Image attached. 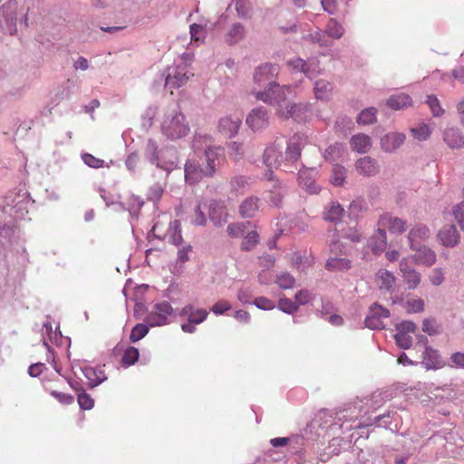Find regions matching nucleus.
I'll return each instance as SVG.
<instances>
[{
	"instance_id": "obj_1",
	"label": "nucleus",
	"mask_w": 464,
	"mask_h": 464,
	"mask_svg": "<svg viewBox=\"0 0 464 464\" xmlns=\"http://www.w3.org/2000/svg\"><path fill=\"white\" fill-rule=\"evenodd\" d=\"M257 100L276 106V114L282 119H294L301 121L307 111V106L302 103L292 102L294 92L291 86H279L271 83L267 90L255 93Z\"/></svg>"
},
{
	"instance_id": "obj_2",
	"label": "nucleus",
	"mask_w": 464,
	"mask_h": 464,
	"mask_svg": "<svg viewBox=\"0 0 464 464\" xmlns=\"http://www.w3.org/2000/svg\"><path fill=\"white\" fill-rule=\"evenodd\" d=\"M160 129L162 134L172 140L187 136L189 131L185 115L176 109L165 112Z\"/></svg>"
},
{
	"instance_id": "obj_3",
	"label": "nucleus",
	"mask_w": 464,
	"mask_h": 464,
	"mask_svg": "<svg viewBox=\"0 0 464 464\" xmlns=\"http://www.w3.org/2000/svg\"><path fill=\"white\" fill-rule=\"evenodd\" d=\"M304 145V139L300 135H294L290 138L286 150L281 152L282 169L285 172H292L296 169V163L301 157V150Z\"/></svg>"
},
{
	"instance_id": "obj_4",
	"label": "nucleus",
	"mask_w": 464,
	"mask_h": 464,
	"mask_svg": "<svg viewBox=\"0 0 464 464\" xmlns=\"http://www.w3.org/2000/svg\"><path fill=\"white\" fill-rule=\"evenodd\" d=\"M224 150L219 146H208L204 150L202 167L208 178L213 177L225 161Z\"/></svg>"
},
{
	"instance_id": "obj_5",
	"label": "nucleus",
	"mask_w": 464,
	"mask_h": 464,
	"mask_svg": "<svg viewBox=\"0 0 464 464\" xmlns=\"http://www.w3.org/2000/svg\"><path fill=\"white\" fill-rule=\"evenodd\" d=\"M173 313L169 303L163 301L153 305L145 322L150 326H161L168 323V317Z\"/></svg>"
},
{
	"instance_id": "obj_6",
	"label": "nucleus",
	"mask_w": 464,
	"mask_h": 464,
	"mask_svg": "<svg viewBox=\"0 0 464 464\" xmlns=\"http://www.w3.org/2000/svg\"><path fill=\"white\" fill-rule=\"evenodd\" d=\"M17 10L18 3L16 0H8L1 7L3 22L11 35L17 32Z\"/></svg>"
},
{
	"instance_id": "obj_7",
	"label": "nucleus",
	"mask_w": 464,
	"mask_h": 464,
	"mask_svg": "<svg viewBox=\"0 0 464 464\" xmlns=\"http://www.w3.org/2000/svg\"><path fill=\"white\" fill-rule=\"evenodd\" d=\"M400 272L409 289L413 290L418 287L421 281V275L412 267L410 256L403 257L400 261Z\"/></svg>"
},
{
	"instance_id": "obj_8",
	"label": "nucleus",
	"mask_w": 464,
	"mask_h": 464,
	"mask_svg": "<svg viewBox=\"0 0 464 464\" xmlns=\"http://www.w3.org/2000/svg\"><path fill=\"white\" fill-rule=\"evenodd\" d=\"M414 255L411 256V263L416 265L432 266L437 261L436 252L426 245L410 247Z\"/></svg>"
},
{
	"instance_id": "obj_9",
	"label": "nucleus",
	"mask_w": 464,
	"mask_h": 464,
	"mask_svg": "<svg viewBox=\"0 0 464 464\" xmlns=\"http://www.w3.org/2000/svg\"><path fill=\"white\" fill-rule=\"evenodd\" d=\"M229 214L223 200L212 199L208 204V218L214 226L220 227L227 223Z\"/></svg>"
},
{
	"instance_id": "obj_10",
	"label": "nucleus",
	"mask_w": 464,
	"mask_h": 464,
	"mask_svg": "<svg viewBox=\"0 0 464 464\" xmlns=\"http://www.w3.org/2000/svg\"><path fill=\"white\" fill-rule=\"evenodd\" d=\"M242 115L235 113L220 118L218 125V131L227 138L235 136L241 125Z\"/></svg>"
},
{
	"instance_id": "obj_11",
	"label": "nucleus",
	"mask_w": 464,
	"mask_h": 464,
	"mask_svg": "<svg viewBox=\"0 0 464 464\" xmlns=\"http://www.w3.org/2000/svg\"><path fill=\"white\" fill-rule=\"evenodd\" d=\"M246 122L254 131L266 128L269 124V115L267 110L263 107L253 109L247 115Z\"/></svg>"
},
{
	"instance_id": "obj_12",
	"label": "nucleus",
	"mask_w": 464,
	"mask_h": 464,
	"mask_svg": "<svg viewBox=\"0 0 464 464\" xmlns=\"http://www.w3.org/2000/svg\"><path fill=\"white\" fill-rule=\"evenodd\" d=\"M417 346L424 349L422 355V363L427 369H435L440 365V354L438 351L428 345V339L420 336L416 343Z\"/></svg>"
},
{
	"instance_id": "obj_13",
	"label": "nucleus",
	"mask_w": 464,
	"mask_h": 464,
	"mask_svg": "<svg viewBox=\"0 0 464 464\" xmlns=\"http://www.w3.org/2000/svg\"><path fill=\"white\" fill-rule=\"evenodd\" d=\"M189 75L186 66H178L176 68H168V73L165 79V87L169 89H177L182 86L188 80Z\"/></svg>"
},
{
	"instance_id": "obj_14",
	"label": "nucleus",
	"mask_w": 464,
	"mask_h": 464,
	"mask_svg": "<svg viewBox=\"0 0 464 464\" xmlns=\"http://www.w3.org/2000/svg\"><path fill=\"white\" fill-rule=\"evenodd\" d=\"M379 227L387 228L392 234H402L407 228L405 220L393 217L389 213L381 216L378 221Z\"/></svg>"
},
{
	"instance_id": "obj_15",
	"label": "nucleus",
	"mask_w": 464,
	"mask_h": 464,
	"mask_svg": "<svg viewBox=\"0 0 464 464\" xmlns=\"http://www.w3.org/2000/svg\"><path fill=\"white\" fill-rule=\"evenodd\" d=\"M279 68L276 64L273 63H264L256 69L254 74L255 82L259 85L265 84L268 82V87L272 83L270 81L278 74Z\"/></svg>"
},
{
	"instance_id": "obj_16",
	"label": "nucleus",
	"mask_w": 464,
	"mask_h": 464,
	"mask_svg": "<svg viewBox=\"0 0 464 464\" xmlns=\"http://www.w3.org/2000/svg\"><path fill=\"white\" fill-rule=\"evenodd\" d=\"M440 244L446 247H454L459 242V235L454 225H445L437 235Z\"/></svg>"
},
{
	"instance_id": "obj_17",
	"label": "nucleus",
	"mask_w": 464,
	"mask_h": 464,
	"mask_svg": "<svg viewBox=\"0 0 464 464\" xmlns=\"http://www.w3.org/2000/svg\"><path fill=\"white\" fill-rule=\"evenodd\" d=\"M287 65L295 71L304 72L307 77L313 78L319 73L317 62H305L301 58L289 60Z\"/></svg>"
},
{
	"instance_id": "obj_18",
	"label": "nucleus",
	"mask_w": 464,
	"mask_h": 464,
	"mask_svg": "<svg viewBox=\"0 0 464 464\" xmlns=\"http://www.w3.org/2000/svg\"><path fill=\"white\" fill-rule=\"evenodd\" d=\"M430 237L429 227L422 224H418L411 228L408 234V241L410 247L418 246L426 242Z\"/></svg>"
},
{
	"instance_id": "obj_19",
	"label": "nucleus",
	"mask_w": 464,
	"mask_h": 464,
	"mask_svg": "<svg viewBox=\"0 0 464 464\" xmlns=\"http://www.w3.org/2000/svg\"><path fill=\"white\" fill-rule=\"evenodd\" d=\"M261 199L255 196L247 197L239 205V214L243 218H254L260 210Z\"/></svg>"
},
{
	"instance_id": "obj_20",
	"label": "nucleus",
	"mask_w": 464,
	"mask_h": 464,
	"mask_svg": "<svg viewBox=\"0 0 464 464\" xmlns=\"http://www.w3.org/2000/svg\"><path fill=\"white\" fill-rule=\"evenodd\" d=\"M354 167L360 175L365 177L375 176L379 172V166L376 160L367 156L358 159Z\"/></svg>"
},
{
	"instance_id": "obj_21",
	"label": "nucleus",
	"mask_w": 464,
	"mask_h": 464,
	"mask_svg": "<svg viewBox=\"0 0 464 464\" xmlns=\"http://www.w3.org/2000/svg\"><path fill=\"white\" fill-rule=\"evenodd\" d=\"M314 169H301L298 173V181L300 186L311 194H316L320 191V188L314 182Z\"/></svg>"
},
{
	"instance_id": "obj_22",
	"label": "nucleus",
	"mask_w": 464,
	"mask_h": 464,
	"mask_svg": "<svg viewBox=\"0 0 464 464\" xmlns=\"http://www.w3.org/2000/svg\"><path fill=\"white\" fill-rule=\"evenodd\" d=\"M263 160L268 168L282 169L280 146L276 142L268 146L264 151Z\"/></svg>"
},
{
	"instance_id": "obj_23",
	"label": "nucleus",
	"mask_w": 464,
	"mask_h": 464,
	"mask_svg": "<svg viewBox=\"0 0 464 464\" xmlns=\"http://www.w3.org/2000/svg\"><path fill=\"white\" fill-rule=\"evenodd\" d=\"M204 177H207L202 166L194 161H188L185 165V179L191 185L199 182Z\"/></svg>"
},
{
	"instance_id": "obj_24",
	"label": "nucleus",
	"mask_w": 464,
	"mask_h": 464,
	"mask_svg": "<svg viewBox=\"0 0 464 464\" xmlns=\"http://www.w3.org/2000/svg\"><path fill=\"white\" fill-rule=\"evenodd\" d=\"M180 315L186 316L189 323L200 324L206 320L208 312L203 308H195L192 304L184 306Z\"/></svg>"
},
{
	"instance_id": "obj_25",
	"label": "nucleus",
	"mask_w": 464,
	"mask_h": 464,
	"mask_svg": "<svg viewBox=\"0 0 464 464\" xmlns=\"http://www.w3.org/2000/svg\"><path fill=\"white\" fill-rule=\"evenodd\" d=\"M404 140L405 136L402 133L392 132L381 140V146L383 150L392 152L401 147Z\"/></svg>"
},
{
	"instance_id": "obj_26",
	"label": "nucleus",
	"mask_w": 464,
	"mask_h": 464,
	"mask_svg": "<svg viewBox=\"0 0 464 464\" xmlns=\"http://www.w3.org/2000/svg\"><path fill=\"white\" fill-rule=\"evenodd\" d=\"M394 275L387 269H379L375 275L374 282L380 289L391 291L395 284Z\"/></svg>"
},
{
	"instance_id": "obj_27",
	"label": "nucleus",
	"mask_w": 464,
	"mask_h": 464,
	"mask_svg": "<svg viewBox=\"0 0 464 464\" xmlns=\"http://www.w3.org/2000/svg\"><path fill=\"white\" fill-rule=\"evenodd\" d=\"M350 146L353 151L365 153L372 147V140L368 135L363 133L355 134L350 139Z\"/></svg>"
},
{
	"instance_id": "obj_28",
	"label": "nucleus",
	"mask_w": 464,
	"mask_h": 464,
	"mask_svg": "<svg viewBox=\"0 0 464 464\" xmlns=\"http://www.w3.org/2000/svg\"><path fill=\"white\" fill-rule=\"evenodd\" d=\"M444 140L451 149H460L464 147V138L459 130L454 128H450L445 130Z\"/></svg>"
},
{
	"instance_id": "obj_29",
	"label": "nucleus",
	"mask_w": 464,
	"mask_h": 464,
	"mask_svg": "<svg viewBox=\"0 0 464 464\" xmlns=\"http://www.w3.org/2000/svg\"><path fill=\"white\" fill-rule=\"evenodd\" d=\"M325 268L331 272L348 270L351 268V261L346 257L331 256L326 261Z\"/></svg>"
},
{
	"instance_id": "obj_30",
	"label": "nucleus",
	"mask_w": 464,
	"mask_h": 464,
	"mask_svg": "<svg viewBox=\"0 0 464 464\" xmlns=\"http://www.w3.org/2000/svg\"><path fill=\"white\" fill-rule=\"evenodd\" d=\"M344 214L343 208L338 202H332L324 210V218L330 222H338Z\"/></svg>"
},
{
	"instance_id": "obj_31",
	"label": "nucleus",
	"mask_w": 464,
	"mask_h": 464,
	"mask_svg": "<svg viewBox=\"0 0 464 464\" xmlns=\"http://www.w3.org/2000/svg\"><path fill=\"white\" fill-rule=\"evenodd\" d=\"M411 98L405 93H399L391 96L387 101V105L393 110H401L411 106Z\"/></svg>"
},
{
	"instance_id": "obj_32",
	"label": "nucleus",
	"mask_w": 464,
	"mask_h": 464,
	"mask_svg": "<svg viewBox=\"0 0 464 464\" xmlns=\"http://www.w3.org/2000/svg\"><path fill=\"white\" fill-rule=\"evenodd\" d=\"M245 27L241 24H233L225 35V41L228 44H237L245 37Z\"/></svg>"
},
{
	"instance_id": "obj_33",
	"label": "nucleus",
	"mask_w": 464,
	"mask_h": 464,
	"mask_svg": "<svg viewBox=\"0 0 464 464\" xmlns=\"http://www.w3.org/2000/svg\"><path fill=\"white\" fill-rule=\"evenodd\" d=\"M372 249L374 254L382 253L387 245V236L383 228L379 227L372 238Z\"/></svg>"
},
{
	"instance_id": "obj_34",
	"label": "nucleus",
	"mask_w": 464,
	"mask_h": 464,
	"mask_svg": "<svg viewBox=\"0 0 464 464\" xmlns=\"http://www.w3.org/2000/svg\"><path fill=\"white\" fill-rule=\"evenodd\" d=\"M325 32L329 38L339 39L343 34V27L335 19L331 18L326 24Z\"/></svg>"
},
{
	"instance_id": "obj_35",
	"label": "nucleus",
	"mask_w": 464,
	"mask_h": 464,
	"mask_svg": "<svg viewBox=\"0 0 464 464\" xmlns=\"http://www.w3.org/2000/svg\"><path fill=\"white\" fill-rule=\"evenodd\" d=\"M249 225L248 222L231 223L227 226V232L230 237H240L246 233Z\"/></svg>"
},
{
	"instance_id": "obj_36",
	"label": "nucleus",
	"mask_w": 464,
	"mask_h": 464,
	"mask_svg": "<svg viewBox=\"0 0 464 464\" xmlns=\"http://www.w3.org/2000/svg\"><path fill=\"white\" fill-rule=\"evenodd\" d=\"M346 178V169L339 164H335L333 167L331 175V183L334 186H342Z\"/></svg>"
},
{
	"instance_id": "obj_37",
	"label": "nucleus",
	"mask_w": 464,
	"mask_h": 464,
	"mask_svg": "<svg viewBox=\"0 0 464 464\" xmlns=\"http://www.w3.org/2000/svg\"><path fill=\"white\" fill-rule=\"evenodd\" d=\"M309 41L314 44H317L320 46H330L332 45V41L329 39L325 30H317L314 33H310L307 35Z\"/></svg>"
},
{
	"instance_id": "obj_38",
	"label": "nucleus",
	"mask_w": 464,
	"mask_h": 464,
	"mask_svg": "<svg viewBox=\"0 0 464 464\" xmlns=\"http://www.w3.org/2000/svg\"><path fill=\"white\" fill-rule=\"evenodd\" d=\"M333 85L325 80H318L314 84V95L317 99H324L332 92Z\"/></svg>"
},
{
	"instance_id": "obj_39",
	"label": "nucleus",
	"mask_w": 464,
	"mask_h": 464,
	"mask_svg": "<svg viewBox=\"0 0 464 464\" xmlns=\"http://www.w3.org/2000/svg\"><path fill=\"white\" fill-rule=\"evenodd\" d=\"M139 356V350L133 346H130L125 350L121 359V364L124 367L133 365L138 361Z\"/></svg>"
},
{
	"instance_id": "obj_40",
	"label": "nucleus",
	"mask_w": 464,
	"mask_h": 464,
	"mask_svg": "<svg viewBox=\"0 0 464 464\" xmlns=\"http://www.w3.org/2000/svg\"><path fill=\"white\" fill-rule=\"evenodd\" d=\"M376 109L372 107L363 110L357 118V121L359 124H372L376 121Z\"/></svg>"
},
{
	"instance_id": "obj_41",
	"label": "nucleus",
	"mask_w": 464,
	"mask_h": 464,
	"mask_svg": "<svg viewBox=\"0 0 464 464\" xmlns=\"http://www.w3.org/2000/svg\"><path fill=\"white\" fill-rule=\"evenodd\" d=\"M243 237L244 239L242 241L241 248L246 251L253 249L257 244L259 238V236L256 231L246 230V233Z\"/></svg>"
},
{
	"instance_id": "obj_42",
	"label": "nucleus",
	"mask_w": 464,
	"mask_h": 464,
	"mask_svg": "<svg viewBox=\"0 0 464 464\" xmlns=\"http://www.w3.org/2000/svg\"><path fill=\"white\" fill-rule=\"evenodd\" d=\"M343 151V148L341 144L335 143L329 146L324 151V159L328 161H335L341 158Z\"/></svg>"
},
{
	"instance_id": "obj_43",
	"label": "nucleus",
	"mask_w": 464,
	"mask_h": 464,
	"mask_svg": "<svg viewBox=\"0 0 464 464\" xmlns=\"http://www.w3.org/2000/svg\"><path fill=\"white\" fill-rule=\"evenodd\" d=\"M276 283L282 289L293 288L295 283V279L289 273H281L276 276Z\"/></svg>"
},
{
	"instance_id": "obj_44",
	"label": "nucleus",
	"mask_w": 464,
	"mask_h": 464,
	"mask_svg": "<svg viewBox=\"0 0 464 464\" xmlns=\"http://www.w3.org/2000/svg\"><path fill=\"white\" fill-rule=\"evenodd\" d=\"M144 154H145L146 159L151 163H155L158 160V159H159L158 145L155 140H148L146 147H145Z\"/></svg>"
},
{
	"instance_id": "obj_45",
	"label": "nucleus",
	"mask_w": 464,
	"mask_h": 464,
	"mask_svg": "<svg viewBox=\"0 0 464 464\" xmlns=\"http://www.w3.org/2000/svg\"><path fill=\"white\" fill-rule=\"evenodd\" d=\"M426 103L429 105L430 111L434 117H440L444 113V110L441 107L440 101L434 95H428Z\"/></svg>"
},
{
	"instance_id": "obj_46",
	"label": "nucleus",
	"mask_w": 464,
	"mask_h": 464,
	"mask_svg": "<svg viewBox=\"0 0 464 464\" xmlns=\"http://www.w3.org/2000/svg\"><path fill=\"white\" fill-rule=\"evenodd\" d=\"M149 332V328L144 324H136L130 334V339L131 342L135 343L142 339Z\"/></svg>"
},
{
	"instance_id": "obj_47",
	"label": "nucleus",
	"mask_w": 464,
	"mask_h": 464,
	"mask_svg": "<svg viewBox=\"0 0 464 464\" xmlns=\"http://www.w3.org/2000/svg\"><path fill=\"white\" fill-rule=\"evenodd\" d=\"M411 131L414 138L418 139L419 140H427L431 133L429 125L426 123L420 124L418 127L411 129Z\"/></svg>"
},
{
	"instance_id": "obj_48",
	"label": "nucleus",
	"mask_w": 464,
	"mask_h": 464,
	"mask_svg": "<svg viewBox=\"0 0 464 464\" xmlns=\"http://www.w3.org/2000/svg\"><path fill=\"white\" fill-rule=\"evenodd\" d=\"M405 308L408 313H420L424 309V302L420 298H411L406 301Z\"/></svg>"
},
{
	"instance_id": "obj_49",
	"label": "nucleus",
	"mask_w": 464,
	"mask_h": 464,
	"mask_svg": "<svg viewBox=\"0 0 464 464\" xmlns=\"http://www.w3.org/2000/svg\"><path fill=\"white\" fill-rule=\"evenodd\" d=\"M428 278L432 285L439 286L445 280V275L443 269L440 267H436L432 269L428 276Z\"/></svg>"
},
{
	"instance_id": "obj_50",
	"label": "nucleus",
	"mask_w": 464,
	"mask_h": 464,
	"mask_svg": "<svg viewBox=\"0 0 464 464\" xmlns=\"http://www.w3.org/2000/svg\"><path fill=\"white\" fill-rule=\"evenodd\" d=\"M278 308L286 314H293L297 311L298 307L295 301L288 298H280L278 302Z\"/></svg>"
},
{
	"instance_id": "obj_51",
	"label": "nucleus",
	"mask_w": 464,
	"mask_h": 464,
	"mask_svg": "<svg viewBox=\"0 0 464 464\" xmlns=\"http://www.w3.org/2000/svg\"><path fill=\"white\" fill-rule=\"evenodd\" d=\"M394 339L398 346L402 349H409L412 343L411 335L404 332H397V334L394 335Z\"/></svg>"
},
{
	"instance_id": "obj_52",
	"label": "nucleus",
	"mask_w": 464,
	"mask_h": 464,
	"mask_svg": "<svg viewBox=\"0 0 464 464\" xmlns=\"http://www.w3.org/2000/svg\"><path fill=\"white\" fill-rule=\"evenodd\" d=\"M295 302L297 304V307H299V305H304V304L310 303L313 299V295L310 291H308L306 289H303V290L298 291L295 294Z\"/></svg>"
},
{
	"instance_id": "obj_53",
	"label": "nucleus",
	"mask_w": 464,
	"mask_h": 464,
	"mask_svg": "<svg viewBox=\"0 0 464 464\" xmlns=\"http://www.w3.org/2000/svg\"><path fill=\"white\" fill-rule=\"evenodd\" d=\"M230 185L233 190L241 192L248 185V180L244 176H236L231 179Z\"/></svg>"
},
{
	"instance_id": "obj_54",
	"label": "nucleus",
	"mask_w": 464,
	"mask_h": 464,
	"mask_svg": "<svg viewBox=\"0 0 464 464\" xmlns=\"http://www.w3.org/2000/svg\"><path fill=\"white\" fill-rule=\"evenodd\" d=\"M192 223L196 226H205L207 218L201 208V205L198 204L194 208V214L191 218Z\"/></svg>"
},
{
	"instance_id": "obj_55",
	"label": "nucleus",
	"mask_w": 464,
	"mask_h": 464,
	"mask_svg": "<svg viewBox=\"0 0 464 464\" xmlns=\"http://www.w3.org/2000/svg\"><path fill=\"white\" fill-rule=\"evenodd\" d=\"M78 403L81 409L82 410H91L94 405V401L92 398L86 392H81L78 395Z\"/></svg>"
},
{
	"instance_id": "obj_56",
	"label": "nucleus",
	"mask_w": 464,
	"mask_h": 464,
	"mask_svg": "<svg viewBox=\"0 0 464 464\" xmlns=\"http://www.w3.org/2000/svg\"><path fill=\"white\" fill-rule=\"evenodd\" d=\"M83 162L91 168L99 169L103 167L104 160L94 157L92 154L86 153L82 155Z\"/></svg>"
},
{
	"instance_id": "obj_57",
	"label": "nucleus",
	"mask_w": 464,
	"mask_h": 464,
	"mask_svg": "<svg viewBox=\"0 0 464 464\" xmlns=\"http://www.w3.org/2000/svg\"><path fill=\"white\" fill-rule=\"evenodd\" d=\"M50 394L54 397L59 402L69 405L74 401L72 395L62 392L51 391Z\"/></svg>"
},
{
	"instance_id": "obj_58",
	"label": "nucleus",
	"mask_w": 464,
	"mask_h": 464,
	"mask_svg": "<svg viewBox=\"0 0 464 464\" xmlns=\"http://www.w3.org/2000/svg\"><path fill=\"white\" fill-rule=\"evenodd\" d=\"M254 304L263 310H272L276 307L275 303L265 296L256 297L254 301Z\"/></svg>"
},
{
	"instance_id": "obj_59",
	"label": "nucleus",
	"mask_w": 464,
	"mask_h": 464,
	"mask_svg": "<svg viewBox=\"0 0 464 464\" xmlns=\"http://www.w3.org/2000/svg\"><path fill=\"white\" fill-rule=\"evenodd\" d=\"M231 307H232V305L230 304V303L228 301L219 300L213 304V306L211 307V311L215 314H222L225 312L230 310Z\"/></svg>"
},
{
	"instance_id": "obj_60",
	"label": "nucleus",
	"mask_w": 464,
	"mask_h": 464,
	"mask_svg": "<svg viewBox=\"0 0 464 464\" xmlns=\"http://www.w3.org/2000/svg\"><path fill=\"white\" fill-rule=\"evenodd\" d=\"M189 33L191 40L194 42H198L205 33V28L201 24H192L189 26Z\"/></svg>"
},
{
	"instance_id": "obj_61",
	"label": "nucleus",
	"mask_w": 464,
	"mask_h": 464,
	"mask_svg": "<svg viewBox=\"0 0 464 464\" xmlns=\"http://www.w3.org/2000/svg\"><path fill=\"white\" fill-rule=\"evenodd\" d=\"M453 215L460 228L464 230V202L458 204L454 208Z\"/></svg>"
},
{
	"instance_id": "obj_62",
	"label": "nucleus",
	"mask_w": 464,
	"mask_h": 464,
	"mask_svg": "<svg viewBox=\"0 0 464 464\" xmlns=\"http://www.w3.org/2000/svg\"><path fill=\"white\" fill-rule=\"evenodd\" d=\"M370 314H373L375 317H377L379 319L388 318L390 315V312L388 309H386L377 304H374L373 305H372Z\"/></svg>"
},
{
	"instance_id": "obj_63",
	"label": "nucleus",
	"mask_w": 464,
	"mask_h": 464,
	"mask_svg": "<svg viewBox=\"0 0 464 464\" xmlns=\"http://www.w3.org/2000/svg\"><path fill=\"white\" fill-rule=\"evenodd\" d=\"M321 5L325 12L334 14L338 10L337 0H321Z\"/></svg>"
},
{
	"instance_id": "obj_64",
	"label": "nucleus",
	"mask_w": 464,
	"mask_h": 464,
	"mask_svg": "<svg viewBox=\"0 0 464 464\" xmlns=\"http://www.w3.org/2000/svg\"><path fill=\"white\" fill-rule=\"evenodd\" d=\"M422 331L429 335H434L438 333L437 325L433 320L425 319L422 323Z\"/></svg>"
}]
</instances>
